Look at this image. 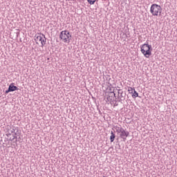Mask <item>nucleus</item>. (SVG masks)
Returning a JSON list of instances; mask_svg holds the SVG:
<instances>
[{"mask_svg": "<svg viewBox=\"0 0 177 177\" xmlns=\"http://www.w3.org/2000/svg\"><path fill=\"white\" fill-rule=\"evenodd\" d=\"M140 49L141 53H142L145 57L149 59V57H150V55H151V50H153L151 45H149L148 44H142L140 47Z\"/></svg>", "mask_w": 177, "mask_h": 177, "instance_id": "1", "label": "nucleus"}, {"mask_svg": "<svg viewBox=\"0 0 177 177\" xmlns=\"http://www.w3.org/2000/svg\"><path fill=\"white\" fill-rule=\"evenodd\" d=\"M150 12L152 16L157 17L159 15H161V12H162V8H161V6L158 4L153 3L150 8Z\"/></svg>", "mask_w": 177, "mask_h": 177, "instance_id": "2", "label": "nucleus"}, {"mask_svg": "<svg viewBox=\"0 0 177 177\" xmlns=\"http://www.w3.org/2000/svg\"><path fill=\"white\" fill-rule=\"evenodd\" d=\"M59 38L64 44H68L71 39V34L68 30H62L60 32Z\"/></svg>", "mask_w": 177, "mask_h": 177, "instance_id": "3", "label": "nucleus"}, {"mask_svg": "<svg viewBox=\"0 0 177 177\" xmlns=\"http://www.w3.org/2000/svg\"><path fill=\"white\" fill-rule=\"evenodd\" d=\"M35 41L38 45L41 44V48H44L46 44V38L44 35L41 34H38L35 36Z\"/></svg>", "mask_w": 177, "mask_h": 177, "instance_id": "4", "label": "nucleus"}, {"mask_svg": "<svg viewBox=\"0 0 177 177\" xmlns=\"http://www.w3.org/2000/svg\"><path fill=\"white\" fill-rule=\"evenodd\" d=\"M116 132L120 133V136L121 139H123V140H127V138L129 136V132L125 131V129H124L122 127H116Z\"/></svg>", "mask_w": 177, "mask_h": 177, "instance_id": "5", "label": "nucleus"}, {"mask_svg": "<svg viewBox=\"0 0 177 177\" xmlns=\"http://www.w3.org/2000/svg\"><path fill=\"white\" fill-rule=\"evenodd\" d=\"M19 88L16 86L10 84L8 87V89L6 91V93H9V92H15V91H18Z\"/></svg>", "mask_w": 177, "mask_h": 177, "instance_id": "6", "label": "nucleus"}, {"mask_svg": "<svg viewBox=\"0 0 177 177\" xmlns=\"http://www.w3.org/2000/svg\"><path fill=\"white\" fill-rule=\"evenodd\" d=\"M114 139H115V134L113 131L111 132L110 140L111 142H114Z\"/></svg>", "mask_w": 177, "mask_h": 177, "instance_id": "7", "label": "nucleus"}, {"mask_svg": "<svg viewBox=\"0 0 177 177\" xmlns=\"http://www.w3.org/2000/svg\"><path fill=\"white\" fill-rule=\"evenodd\" d=\"M127 91H128L129 93L132 94V93H133V92L135 91V88H133L131 86H128L127 87Z\"/></svg>", "mask_w": 177, "mask_h": 177, "instance_id": "8", "label": "nucleus"}, {"mask_svg": "<svg viewBox=\"0 0 177 177\" xmlns=\"http://www.w3.org/2000/svg\"><path fill=\"white\" fill-rule=\"evenodd\" d=\"M138 96H139V94L138 93V92H136V90H134V91L133 92L132 97H138Z\"/></svg>", "mask_w": 177, "mask_h": 177, "instance_id": "9", "label": "nucleus"}, {"mask_svg": "<svg viewBox=\"0 0 177 177\" xmlns=\"http://www.w3.org/2000/svg\"><path fill=\"white\" fill-rule=\"evenodd\" d=\"M87 2H88L90 5H94L95 3L96 2V0H87Z\"/></svg>", "mask_w": 177, "mask_h": 177, "instance_id": "10", "label": "nucleus"}, {"mask_svg": "<svg viewBox=\"0 0 177 177\" xmlns=\"http://www.w3.org/2000/svg\"><path fill=\"white\" fill-rule=\"evenodd\" d=\"M104 177H105V176H104Z\"/></svg>", "mask_w": 177, "mask_h": 177, "instance_id": "11", "label": "nucleus"}]
</instances>
